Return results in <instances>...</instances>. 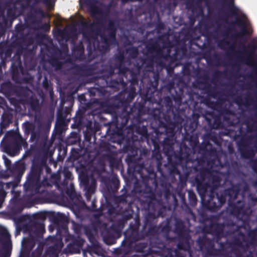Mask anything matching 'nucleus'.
<instances>
[{"label":"nucleus","mask_w":257,"mask_h":257,"mask_svg":"<svg viewBox=\"0 0 257 257\" xmlns=\"http://www.w3.org/2000/svg\"><path fill=\"white\" fill-rule=\"evenodd\" d=\"M138 140V137L133 134L131 138H128L126 140L122 151L123 153L127 154L126 162L128 164L134 165V171L140 175L142 182L148 192L145 193V195L139 199L142 209L146 211L154 210L155 209L157 200L152 191L153 187L155 188L158 187L154 166H156L159 172H162V156L161 151H153L149 167H146L144 163H140V157L138 156L139 148L135 144Z\"/></svg>","instance_id":"f257e3e1"},{"label":"nucleus","mask_w":257,"mask_h":257,"mask_svg":"<svg viewBox=\"0 0 257 257\" xmlns=\"http://www.w3.org/2000/svg\"><path fill=\"white\" fill-rule=\"evenodd\" d=\"M156 80V85L152 86V89L151 88H148L145 95L146 99L154 104H156V107L152 108H148V113L150 114V111L153 109H160L161 111L167 113V111H171V108L173 107L172 99L175 103L180 106L183 103V99L186 94L189 96L190 101H193V90L190 88V91H187L185 93V89H187V84L184 80L183 78L180 77L177 81L175 86L170 87L169 92L171 95L172 98L169 96H166L162 98L161 97V92L157 91V86L158 84V76Z\"/></svg>","instance_id":"f03ea898"},{"label":"nucleus","mask_w":257,"mask_h":257,"mask_svg":"<svg viewBox=\"0 0 257 257\" xmlns=\"http://www.w3.org/2000/svg\"><path fill=\"white\" fill-rule=\"evenodd\" d=\"M82 19L80 22V25L82 28L83 37L88 42L89 54L91 53L92 50L103 53L109 49L110 45L116 42L117 26L114 21L109 20L106 28L108 33L100 34L101 41L104 44L101 45L97 37L99 30L96 28L97 25L101 24L100 20L98 19L97 22L94 23L89 20H84L83 17Z\"/></svg>","instance_id":"7ed1b4c3"},{"label":"nucleus","mask_w":257,"mask_h":257,"mask_svg":"<svg viewBox=\"0 0 257 257\" xmlns=\"http://www.w3.org/2000/svg\"><path fill=\"white\" fill-rule=\"evenodd\" d=\"M120 97L121 95L116 96L113 101H106L102 104L107 112L115 114L111 124L115 126L112 134L118 136L123 135L124 128L131 117V112L127 111L128 103L126 100H121Z\"/></svg>","instance_id":"20e7f679"},{"label":"nucleus","mask_w":257,"mask_h":257,"mask_svg":"<svg viewBox=\"0 0 257 257\" xmlns=\"http://www.w3.org/2000/svg\"><path fill=\"white\" fill-rule=\"evenodd\" d=\"M209 172L207 169H203L200 171L201 181L197 184V190L201 198L202 207L204 209L208 210L212 202L215 199L216 190L220 186L221 179L218 175L210 174L208 180L205 182L206 173Z\"/></svg>","instance_id":"39448f33"},{"label":"nucleus","mask_w":257,"mask_h":257,"mask_svg":"<svg viewBox=\"0 0 257 257\" xmlns=\"http://www.w3.org/2000/svg\"><path fill=\"white\" fill-rule=\"evenodd\" d=\"M241 46L240 49H235L236 44L234 42H230L226 39H223L218 42L217 46L221 50L225 52L226 56L236 62L249 61L252 59L257 50V46L254 43H251L247 45L239 43Z\"/></svg>","instance_id":"423d86ee"},{"label":"nucleus","mask_w":257,"mask_h":257,"mask_svg":"<svg viewBox=\"0 0 257 257\" xmlns=\"http://www.w3.org/2000/svg\"><path fill=\"white\" fill-rule=\"evenodd\" d=\"M140 222L139 219L136 220V224L130 225L129 228L124 232V239L121 242V246L125 251H128L136 242L145 239L146 237L152 238L160 233V226L154 225L143 228L140 231Z\"/></svg>","instance_id":"0eeeda50"},{"label":"nucleus","mask_w":257,"mask_h":257,"mask_svg":"<svg viewBox=\"0 0 257 257\" xmlns=\"http://www.w3.org/2000/svg\"><path fill=\"white\" fill-rule=\"evenodd\" d=\"M45 165L46 164L44 160H39L37 156L34 158L30 171L24 185L27 191L34 190L36 192H38L41 187L50 185L47 177H44L43 180H41L43 174L42 167Z\"/></svg>","instance_id":"6e6552de"},{"label":"nucleus","mask_w":257,"mask_h":257,"mask_svg":"<svg viewBox=\"0 0 257 257\" xmlns=\"http://www.w3.org/2000/svg\"><path fill=\"white\" fill-rule=\"evenodd\" d=\"M222 2L227 6L229 16L235 17L234 21L228 23L230 25H237L241 28V31L240 32H236L233 28L229 27L224 32L223 36L224 37H226L230 32H233V33L230 37L231 40L241 39L248 33L245 22L243 20V19L246 18L245 14L241 13L240 15H239L240 10L235 6V0H222Z\"/></svg>","instance_id":"1a4fd4ad"},{"label":"nucleus","mask_w":257,"mask_h":257,"mask_svg":"<svg viewBox=\"0 0 257 257\" xmlns=\"http://www.w3.org/2000/svg\"><path fill=\"white\" fill-rule=\"evenodd\" d=\"M150 114L156 121L159 128H163L166 133H173L175 127L182 124L184 119L179 113L176 114L173 110L167 113L161 111L160 109H153Z\"/></svg>","instance_id":"9d476101"},{"label":"nucleus","mask_w":257,"mask_h":257,"mask_svg":"<svg viewBox=\"0 0 257 257\" xmlns=\"http://www.w3.org/2000/svg\"><path fill=\"white\" fill-rule=\"evenodd\" d=\"M189 35L180 33L178 36H175V49L174 53L172 55V58L174 60L181 59L186 54L187 51V42L189 41L190 48V56H192L193 53V14H190Z\"/></svg>","instance_id":"9b49d317"},{"label":"nucleus","mask_w":257,"mask_h":257,"mask_svg":"<svg viewBox=\"0 0 257 257\" xmlns=\"http://www.w3.org/2000/svg\"><path fill=\"white\" fill-rule=\"evenodd\" d=\"M15 92L16 95L20 98L21 103L28 105L30 110L36 113L40 112L41 105L40 100L35 93L28 87H18L15 89Z\"/></svg>","instance_id":"f8f14e48"},{"label":"nucleus","mask_w":257,"mask_h":257,"mask_svg":"<svg viewBox=\"0 0 257 257\" xmlns=\"http://www.w3.org/2000/svg\"><path fill=\"white\" fill-rule=\"evenodd\" d=\"M187 126L184 127L185 132L183 141L180 145L179 152L177 155V158L179 161L189 160L193 162V159L190 157L191 149L185 143V141L188 142L190 146L193 149V122H190L188 130H187Z\"/></svg>","instance_id":"ddd939ff"},{"label":"nucleus","mask_w":257,"mask_h":257,"mask_svg":"<svg viewBox=\"0 0 257 257\" xmlns=\"http://www.w3.org/2000/svg\"><path fill=\"white\" fill-rule=\"evenodd\" d=\"M238 190L232 188H228L220 191L219 194H216L215 199L207 210L215 212L217 211L226 202V196H229L228 200L234 201L236 200L238 194Z\"/></svg>","instance_id":"4468645a"},{"label":"nucleus","mask_w":257,"mask_h":257,"mask_svg":"<svg viewBox=\"0 0 257 257\" xmlns=\"http://www.w3.org/2000/svg\"><path fill=\"white\" fill-rule=\"evenodd\" d=\"M71 69L74 71V73L81 76H90L92 81L97 83L99 79L94 78L96 76L100 74L101 71H97L98 65H71Z\"/></svg>","instance_id":"2eb2a0df"},{"label":"nucleus","mask_w":257,"mask_h":257,"mask_svg":"<svg viewBox=\"0 0 257 257\" xmlns=\"http://www.w3.org/2000/svg\"><path fill=\"white\" fill-rule=\"evenodd\" d=\"M41 45V52L44 56H47L52 60H57L60 58L61 50L54 44L51 39H48L47 43H42Z\"/></svg>","instance_id":"dca6fc26"},{"label":"nucleus","mask_w":257,"mask_h":257,"mask_svg":"<svg viewBox=\"0 0 257 257\" xmlns=\"http://www.w3.org/2000/svg\"><path fill=\"white\" fill-rule=\"evenodd\" d=\"M145 55L148 57L162 56L163 48L158 41L152 38L149 39L145 44Z\"/></svg>","instance_id":"f3484780"},{"label":"nucleus","mask_w":257,"mask_h":257,"mask_svg":"<svg viewBox=\"0 0 257 257\" xmlns=\"http://www.w3.org/2000/svg\"><path fill=\"white\" fill-rule=\"evenodd\" d=\"M103 181L104 185L103 191L106 197L111 196L117 191L120 181L117 177H113L111 179L104 178Z\"/></svg>","instance_id":"a211bd4d"},{"label":"nucleus","mask_w":257,"mask_h":257,"mask_svg":"<svg viewBox=\"0 0 257 257\" xmlns=\"http://www.w3.org/2000/svg\"><path fill=\"white\" fill-rule=\"evenodd\" d=\"M198 244L200 250L206 255L214 256L217 254V250L214 248L213 241L206 237L199 238Z\"/></svg>","instance_id":"6ab92c4d"},{"label":"nucleus","mask_w":257,"mask_h":257,"mask_svg":"<svg viewBox=\"0 0 257 257\" xmlns=\"http://www.w3.org/2000/svg\"><path fill=\"white\" fill-rule=\"evenodd\" d=\"M112 72L110 71L108 73V74H104V72L103 70H101L100 74L97 75L94 78L99 79V81H103V83L104 85L103 86H105V85L118 90L119 86L120 83L123 82V80H119V81L116 79H112L110 78V76L112 75Z\"/></svg>","instance_id":"aec40b11"},{"label":"nucleus","mask_w":257,"mask_h":257,"mask_svg":"<svg viewBox=\"0 0 257 257\" xmlns=\"http://www.w3.org/2000/svg\"><path fill=\"white\" fill-rule=\"evenodd\" d=\"M26 26L24 24L19 23L16 25L15 27V31L16 35V41L17 44L22 45L27 44H31L33 42L32 38H28L27 36L25 34V30Z\"/></svg>","instance_id":"412c9836"},{"label":"nucleus","mask_w":257,"mask_h":257,"mask_svg":"<svg viewBox=\"0 0 257 257\" xmlns=\"http://www.w3.org/2000/svg\"><path fill=\"white\" fill-rule=\"evenodd\" d=\"M101 148L105 152L104 157L110 165H113L117 161V152L116 148L109 143H105L101 145Z\"/></svg>","instance_id":"4be33fe9"},{"label":"nucleus","mask_w":257,"mask_h":257,"mask_svg":"<svg viewBox=\"0 0 257 257\" xmlns=\"http://www.w3.org/2000/svg\"><path fill=\"white\" fill-rule=\"evenodd\" d=\"M23 143V140H15L13 142L3 143L4 151L9 155L14 157L19 154Z\"/></svg>","instance_id":"5701e85b"},{"label":"nucleus","mask_w":257,"mask_h":257,"mask_svg":"<svg viewBox=\"0 0 257 257\" xmlns=\"http://www.w3.org/2000/svg\"><path fill=\"white\" fill-rule=\"evenodd\" d=\"M174 232L180 238L185 239L188 241L189 235L188 229L186 228L184 222L181 219H177L175 223ZM187 246L189 243L187 241Z\"/></svg>","instance_id":"b1692460"},{"label":"nucleus","mask_w":257,"mask_h":257,"mask_svg":"<svg viewBox=\"0 0 257 257\" xmlns=\"http://www.w3.org/2000/svg\"><path fill=\"white\" fill-rule=\"evenodd\" d=\"M251 139L252 137L250 136L246 139L245 142L242 141L238 145V148L241 155L244 158H251L254 155V152L253 149L250 148L247 144Z\"/></svg>","instance_id":"393cba45"},{"label":"nucleus","mask_w":257,"mask_h":257,"mask_svg":"<svg viewBox=\"0 0 257 257\" xmlns=\"http://www.w3.org/2000/svg\"><path fill=\"white\" fill-rule=\"evenodd\" d=\"M29 226L31 228L34 234L37 237H41L45 232L44 223L39 221L30 220Z\"/></svg>","instance_id":"a878e982"},{"label":"nucleus","mask_w":257,"mask_h":257,"mask_svg":"<svg viewBox=\"0 0 257 257\" xmlns=\"http://www.w3.org/2000/svg\"><path fill=\"white\" fill-rule=\"evenodd\" d=\"M86 234L91 243V245L89 247L90 251L98 255H102V249L98 242L95 239L93 233L91 231L86 232Z\"/></svg>","instance_id":"bb28decb"},{"label":"nucleus","mask_w":257,"mask_h":257,"mask_svg":"<svg viewBox=\"0 0 257 257\" xmlns=\"http://www.w3.org/2000/svg\"><path fill=\"white\" fill-rule=\"evenodd\" d=\"M97 0H85L84 4L88 8L91 16L95 18L97 15L102 14V9L96 5Z\"/></svg>","instance_id":"cd10ccee"},{"label":"nucleus","mask_w":257,"mask_h":257,"mask_svg":"<svg viewBox=\"0 0 257 257\" xmlns=\"http://www.w3.org/2000/svg\"><path fill=\"white\" fill-rule=\"evenodd\" d=\"M140 116L138 117V121L139 123L137 124H130L129 126H126L124 128V130L126 128H128L129 130L131 131H133L135 130L137 134L140 135L142 137H147L148 135V129L147 126L142 125H141V123L143 121L140 120Z\"/></svg>","instance_id":"c85d7f7f"},{"label":"nucleus","mask_w":257,"mask_h":257,"mask_svg":"<svg viewBox=\"0 0 257 257\" xmlns=\"http://www.w3.org/2000/svg\"><path fill=\"white\" fill-rule=\"evenodd\" d=\"M129 187L124 186L121 190L122 194L115 197V201L117 204H127L128 207L131 206V202H128L127 198L131 196L128 192Z\"/></svg>","instance_id":"c756f323"},{"label":"nucleus","mask_w":257,"mask_h":257,"mask_svg":"<svg viewBox=\"0 0 257 257\" xmlns=\"http://www.w3.org/2000/svg\"><path fill=\"white\" fill-rule=\"evenodd\" d=\"M231 200H228V207L230 214L234 216H238L240 214L243 210V205L242 202L239 201L235 203Z\"/></svg>","instance_id":"7c9ffc66"},{"label":"nucleus","mask_w":257,"mask_h":257,"mask_svg":"<svg viewBox=\"0 0 257 257\" xmlns=\"http://www.w3.org/2000/svg\"><path fill=\"white\" fill-rule=\"evenodd\" d=\"M96 187V181L94 178L91 179L90 184L84 186L85 196L87 201H90L92 195L94 194Z\"/></svg>","instance_id":"2f4dec72"},{"label":"nucleus","mask_w":257,"mask_h":257,"mask_svg":"<svg viewBox=\"0 0 257 257\" xmlns=\"http://www.w3.org/2000/svg\"><path fill=\"white\" fill-rule=\"evenodd\" d=\"M13 115L11 112L9 110L4 111L2 115L1 122L0 123L1 127L2 129L7 128L10 123H12Z\"/></svg>","instance_id":"473e14b6"},{"label":"nucleus","mask_w":257,"mask_h":257,"mask_svg":"<svg viewBox=\"0 0 257 257\" xmlns=\"http://www.w3.org/2000/svg\"><path fill=\"white\" fill-rule=\"evenodd\" d=\"M217 221V217L215 220H212V234L219 238L223 234L225 224L223 223H218Z\"/></svg>","instance_id":"72a5a7b5"},{"label":"nucleus","mask_w":257,"mask_h":257,"mask_svg":"<svg viewBox=\"0 0 257 257\" xmlns=\"http://www.w3.org/2000/svg\"><path fill=\"white\" fill-rule=\"evenodd\" d=\"M216 219V216L211 215L209 216H205L203 217V220L204 222L209 221V225H204L202 228V232L206 234H212V220Z\"/></svg>","instance_id":"f704fd0d"},{"label":"nucleus","mask_w":257,"mask_h":257,"mask_svg":"<svg viewBox=\"0 0 257 257\" xmlns=\"http://www.w3.org/2000/svg\"><path fill=\"white\" fill-rule=\"evenodd\" d=\"M136 89L134 86H130L128 90L125 89L123 91L124 93H127V96L126 98L120 97L121 100H126L128 103V108L130 107V103L133 101L136 95Z\"/></svg>","instance_id":"c9c22d12"},{"label":"nucleus","mask_w":257,"mask_h":257,"mask_svg":"<svg viewBox=\"0 0 257 257\" xmlns=\"http://www.w3.org/2000/svg\"><path fill=\"white\" fill-rule=\"evenodd\" d=\"M161 186L162 188V193L163 194L165 198L168 199L170 198L171 195L170 189L172 187L171 184L166 181H162L161 182Z\"/></svg>","instance_id":"e433bc0d"},{"label":"nucleus","mask_w":257,"mask_h":257,"mask_svg":"<svg viewBox=\"0 0 257 257\" xmlns=\"http://www.w3.org/2000/svg\"><path fill=\"white\" fill-rule=\"evenodd\" d=\"M14 91L12 84L10 82H5L1 85L0 92L5 95H10Z\"/></svg>","instance_id":"4c0bfd02"},{"label":"nucleus","mask_w":257,"mask_h":257,"mask_svg":"<svg viewBox=\"0 0 257 257\" xmlns=\"http://www.w3.org/2000/svg\"><path fill=\"white\" fill-rule=\"evenodd\" d=\"M155 219V215L151 212H149L145 216L144 225L143 226V232L144 231L145 228H147L149 226H152L155 225L154 223V221Z\"/></svg>","instance_id":"58836bf2"},{"label":"nucleus","mask_w":257,"mask_h":257,"mask_svg":"<svg viewBox=\"0 0 257 257\" xmlns=\"http://www.w3.org/2000/svg\"><path fill=\"white\" fill-rule=\"evenodd\" d=\"M23 210V207L18 201H15L13 202L10 207V212L13 215H17L21 213Z\"/></svg>","instance_id":"ea45409f"},{"label":"nucleus","mask_w":257,"mask_h":257,"mask_svg":"<svg viewBox=\"0 0 257 257\" xmlns=\"http://www.w3.org/2000/svg\"><path fill=\"white\" fill-rule=\"evenodd\" d=\"M103 240L106 244L112 245L116 242V238L113 233L107 230L103 235Z\"/></svg>","instance_id":"a19ab883"},{"label":"nucleus","mask_w":257,"mask_h":257,"mask_svg":"<svg viewBox=\"0 0 257 257\" xmlns=\"http://www.w3.org/2000/svg\"><path fill=\"white\" fill-rule=\"evenodd\" d=\"M5 140L3 143H7L8 142H13L15 140H23L21 137L17 136V134L14 131L8 132L5 135Z\"/></svg>","instance_id":"79ce46f5"},{"label":"nucleus","mask_w":257,"mask_h":257,"mask_svg":"<svg viewBox=\"0 0 257 257\" xmlns=\"http://www.w3.org/2000/svg\"><path fill=\"white\" fill-rule=\"evenodd\" d=\"M2 235L6 238V240L4 243V247L5 249L8 251L11 249V241L10 240V235L7 230H4L2 233Z\"/></svg>","instance_id":"37998d69"},{"label":"nucleus","mask_w":257,"mask_h":257,"mask_svg":"<svg viewBox=\"0 0 257 257\" xmlns=\"http://www.w3.org/2000/svg\"><path fill=\"white\" fill-rule=\"evenodd\" d=\"M148 246V242L143 241L136 243L134 246V250L138 252H143Z\"/></svg>","instance_id":"c03bdc74"},{"label":"nucleus","mask_w":257,"mask_h":257,"mask_svg":"<svg viewBox=\"0 0 257 257\" xmlns=\"http://www.w3.org/2000/svg\"><path fill=\"white\" fill-rule=\"evenodd\" d=\"M53 221L57 223H64L67 221V218L64 214L58 213L54 216Z\"/></svg>","instance_id":"a18cd8bd"},{"label":"nucleus","mask_w":257,"mask_h":257,"mask_svg":"<svg viewBox=\"0 0 257 257\" xmlns=\"http://www.w3.org/2000/svg\"><path fill=\"white\" fill-rule=\"evenodd\" d=\"M65 125L61 124L58 123H55V128L53 133V136H61L65 130Z\"/></svg>","instance_id":"49530a36"},{"label":"nucleus","mask_w":257,"mask_h":257,"mask_svg":"<svg viewBox=\"0 0 257 257\" xmlns=\"http://www.w3.org/2000/svg\"><path fill=\"white\" fill-rule=\"evenodd\" d=\"M183 73L184 76H180L178 79H174V81H175V83H176L177 81L179 79V78L182 77L183 78L184 81L186 83H187V85H188V81L186 82L185 81V80H184V76H185L190 75L191 72H190V67H191V66L193 67V65H183ZM176 84H175V85Z\"/></svg>","instance_id":"de8ad7c7"},{"label":"nucleus","mask_w":257,"mask_h":257,"mask_svg":"<svg viewBox=\"0 0 257 257\" xmlns=\"http://www.w3.org/2000/svg\"><path fill=\"white\" fill-rule=\"evenodd\" d=\"M126 52L130 57L132 58H136L139 54L138 50L135 47H131L126 49Z\"/></svg>","instance_id":"09e8293b"},{"label":"nucleus","mask_w":257,"mask_h":257,"mask_svg":"<svg viewBox=\"0 0 257 257\" xmlns=\"http://www.w3.org/2000/svg\"><path fill=\"white\" fill-rule=\"evenodd\" d=\"M84 47L81 43L74 46L72 52L73 54L81 56L84 53Z\"/></svg>","instance_id":"8fccbe9b"},{"label":"nucleus","mask_w":257,"mask_h":257,"mask_svg":"<svg viewBox=\"0 0 257 257\" xmlns=\"http://www.w3.org/2000/svg\"><path fill=\"white\" fill-rule=\"evenodd\" d=\"M66 118V113H61L58 111L56 122L65 125V120Z\"/></svg>","instance_id":"3c124183"},{"label":"nucleus","mask_w":257,"mask_h":257,"mask_svg":"<svg viewBox=\"0 0 257 257\" xmlns=\"http://www.w3.org/2000/svg\"><path fill=\"white\" fill-rule=\"evenodd\" d=\"M93 178L89 177L87 174L83 173L80 176L81 182L84 186L90 184L91 179Z\"/></svg>","instance_id":"603ef678"},{"label":"nucleus","mask_w":257,"mask_h":257,"mask_svg":"<svg viewBox=\"0 0 257 257\" xmlns=\"http://www.w3.org/2000/svg\"><path fill=\"white\" fill-rule=\"evenodd\" d=\"M127 209H125L124 211L123 212V217L124 219L126 220L130 219L133 217L134 214V210L130 208V206H127Z\"/></svg>","instance_id":"864d4df0"},{"label":"nucleus","mask_w":257,"mask_h":257,"mask_svg":"<svg viewBox=\"0 0 257 257\" xmlns=\"http://www.w3.org/2000/svg\"><path fill=\"white\" fill-rule=\"evenodd\" d=\"M64 180L62 183V185L64 186V187H67L68 185V182L67 180H71L72 179V174L71 172L67 171L65 172L64 173Z\"/></svg>","instance_id":"5fc2aeb1"},{"label":"nucleus","mask_w":257,"mask_h":257,"mask_svg":"<svg viewBox=\"0 0 257 257\" xmlns=\"http://www.w3.org/2000/svg\"><path fill=\"white\" fill-rule=\"evenodd\" d=\"M202 83L205 85L204 88L207 90L208 94L212 97L215 98L216 95V93L211 89L210 84L205 82H203Z\"/></svg>","instance_id":"6e6d98bb"},{"label":"nucleus","mask_w":257,"mask_h":257,"mask_svg":"<svg viewBox=\"0 0 257 257\" xmlns=\"http://www.w3.org/2000/svg\"><path fill=\"white\" fill-rule=\"evenodd\" d=\"M85 240L81 237L78 236L72 240V244L78 247H81L84 244Z\"/></svg>","instance_id":"4d7b16f0"},{"label":"nucleus","mask_w":257,"mask_h":257,"mask_svg":"<svg viewBox=\"0 0 257 257\" xmlns=\"http://www.w3.org/2000/svg\"><path fill=\"white\" fill-rule=\"evenodd\" d=\"M173 141L170 139L168 138H165L163 141V148L165 150L166 147L168 148V150H169L170 149L172 150L173 148Z\"/></svg>","instance_id":"13d9d810"},{"label":"nucleus","mask_w":257,"mask_h":257,"mask_svg":"<svg viewBox=\"0 0 257 257\" xmlns=\"http://www.w3.org/2000/svg\"><path fill=\"white\" fill-rule=\"evenodd\" d=\"M171 230V226L168 223L166 224L162 227H160V232H162L165 234L166 237L169 235V232Z\"/></svg>","instance_id":"bf43d9fd"},{"label":"nucleus","mask_w":257,"mask_h":257,"mask_svg":"<svg viewBox=\"0 0 257 257\" xmlns=\"http://www.w3.org/2000/svg\"><path fill=\"white\" fill-rule=\"evenodd\" d=\"M74 123L72 124L73 128H78L81 126L82 121V116H76L74 119Z\"/></svg>","instance_id":"052dcab7"},{"label":"nucleus","mask_w":257,"mask_h":257,"mask_svg":"<svg viewBox=\"0 0 257 257\" xmlns=\"http://www.w3.org/2000/svg\"><path fill=\"white\" fill-rule=\"evenodd\" d=\"M43 87L47 91H52V88L50 86L49 81L46 77H45L43 81Z\"/></svg>","instance_id":"680f3d73"},{"label":"nucleus","mask_w":257,"mask_h":257,"mask_svg":"<svg viewBox=\"0 0 257 257\" xmlns=\"http://www.w3.org/2000/svg\"><path fill=\"white\" fill-rule=\"evenodd\" d=\"M37 159L39 160H44L45 162V164H46V165L45 166H43L42 167V172L43 171V170L45 169L46 170V172L48 173V174H49L51 173V168L48 166L47 164V160L45 158H43V157H40V156H37Z\"/></svg>","instance_id":"e2e57ef3"},{"label":"nucleus","mask_w":257,"mask_h":257,"mask_svg":"<svg viewBox=\"0 0 257 257\" xmlns=\"http://www.w3.org/2000/svg\"><path fill=\"white\" fill-rule=\"evenodd\" d=\"M46 218V215L44 213H38L36 214H35L33 216V219L31 220H37L39 221V219L40 220H43Z\"/></svg>","instance_id":"0e129e2a"},{"label":"nucleus","mask_w":257,"mask_h":257,"mask_svg":"<svg viewBox=\"0 0 257 257\" xmlns=\"http://www.w3.org/2000/svg\"><path fill=\"white\" fill-rule=\"evenodd\" d=\"M165 29V26L164 24L161 22H159L156 26V29L158 33H159L160 31L163 30Z\"/></svg>","instance_id":"69168bd1"},{"label":"nucleus","mask_w":257,"mask_h":257,"mask_svg":"<svg viewBox=\"0 0 257 257\" xmlns=\"http://www.w3.org/2000/svg\"><path fill=\"white\" fill-rule=\"evenodd\" d=\"M208 105L213 109H216L220 106V105L217 102L211 101L208 102Z\"/></svg>","instance_id":"338daca9"},{"label":"nucleus","mask_w":257,"mask_h":257,"mask_svg":"<svg viewBox=\"0 0 257 257\" xmlns=\"http://www.w3.org/2000/svg\"><path fill=\"white\" fill-rule=\"evenodd\" d=\"M96 203V201L95 199H93L91 202L90 210L92 211H97V208Z\"/></svg>","instance_id":"774afa93"}]
</instances>
